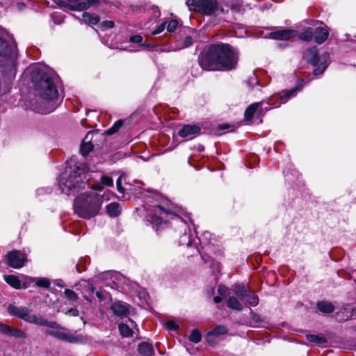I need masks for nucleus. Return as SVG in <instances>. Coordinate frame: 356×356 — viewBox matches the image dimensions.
Returning <instances> with one entry per match:
<instances>
[{
	"label": "nucleus",
	"instance_id": "nucleus-1",
	"mask_svg": "<svg viewBox=\"0 0 356 356\" xmlns=\"http://www.w3.org/2000/svg\"><path fill=\"white\" fill-rule=\"evenodd\" d=\"M29 71L35 89L44 100V107L38 108V112L44 114L52 112L61 102L57 89L58 77L54 71L40 65L31 66Z\"/></svg>",
	"mask_w": 356,
	"mask_h": 356
},
{
	"label": "nucleus",
	"instance_id": "nucleus-2",
	"mask_svg": "<svg viewBox=\"0 0 356 356\" xmlns=\"http://www.w3.org/2000/svg\"><path fill=\"white\" fill-rule=\"evenodd\" d=\"M238 52L230 45H212L206 53L202 54L199 63L206 70H230L238 62Z\"/></svg>",
	"mask_w": 356,
	"mask_h": 356
},
{
	"label": "nucleus",
	"instance_id": "nucleus-3",
	"mask_svg": "<svg viewBox=\"0 0 356 356\" xmlns=\"http://www.w3.org/2000/svg\"><path fill=\"white\" fill-rule=\"evenodd\" d=\"M88 168L84 163H79L72 168H67L58 178V186L61 193L67 195L74 194L85 186L88 181Z\"/></svg>",
	"mask_w": 356,
	"mask_h": 356
},
{
	"label": "nucleus",
	"instance_id": "nucleus-4",
	"mask_svg": "<svg viewBox=\"0 0 356 356\" xmlns=\"http://www.w3.org/2000/svg\"><path fill=\"white\" fill-rule=\"evenodd\" d=\"M102 203V195L94 191L81 193L74 200V211L80 218L90 219L99 213Z\"/></svg>",
	"mask_w": 356,
	"mask_h": 356
},
{
	"label": "nucleus",
	"instance_id": "nucleus-5",
	"mask_svg": "<svg viewBox=\"0 0 356 356\" xmlns=\"http://www.w3.org/2000/svg\"><path fill=\"white\" fill-rule=\"evenodd\" d=\"M300 90L298 86L284 92V93L280 97V102H274L276 96H273L267 100H262L261 102H254L250 104L245 111L244 118L247 121H250L254 115L257 116H263L266 111L270 109V106L275 108L279 107L282 104L286 103L288 99L296 96L298 91Z\"/></svg>",
	"mask_w": 356,
	"mask_h": 356
},
{
	"label": "nucleus",
	"instance_id": "nucleus-6",
	"mask_svg": "<svg viewBox=\"0 0 356 356\" xmlns=\"http://www.w3.org/2000/svg\"><path fill=\"white\" fill-rule=\"evenodd\" d=\"M0 56L3 58L10 65H14L17 58V44L13 35L1 27H0Z\"/></svg>",
	"mask_w": 356,
	"mask_h": 356
},
{
	"label": "nucleus",
	"instance_id": "nucleus-7",
	"mask_svg": "<svg viewBox=\"0 0 356 356\" xmlns=\"http://www.w3.org/2000/svg\"><path fill=\"white\" fill-rule=\"evenodd\" d=\"M186 3L189 10L207 15H217L223 12L216 0H186Z\"/></svg>",
	"mask_w": 356,
	"mask_h": 356
},
{
	"label": "nucleus",
	"instance_id": "nucleus-8",
	"mask_svg": "<svg viewBox=\"0 0 356 356\" xmlns=\"http://www.w3.org/2000/svg\"><path fill=\"white\" fill-rule=\"evenodd\" d=\"M304 57L315 67L313 72L314 76H319L323 74L327 67V61L329 58V54L327 52L318 55L317 49L314 47L307 50L304 54Z\"/></svg>",
	"mask_w": 356,
	"mask_h": 356
},
{
	"label": "nucleus",
	"instance_id": "nucleus-9",
	"mask_svg": "<svg viewBox=\"0 0 356 356\" xmlns=\"http://www.w3.org/2000/svg\"><path fill=\"white\" fill-rule=\"evenodd\" d=\"M147 220L153 225L157 227L156 230L159 227H161L165 224L168 220L167 218L168 216H171L170 218H175L176 221L180 220V218L174 214L169 210L164 209L159 205L154 206L152 209L147 210Z\"/></svg>",
	"mask_w": 356,
	"mask_h": 356
},
{
	"label": "nucleus",
	"instance_id": "nucleus-10",
	"mask_svg": "<svg viewBox=\"0 0 356 356\" xmlns=\"http://www.w3.org/2000/svg\"><path fill=\"white\" fill-rule=\"evenodd\" d=\"M38 325L45 326L48 328L47 333L57 339L65 340L70 343H76L78 341L77 337L73 336L65 332L63 327L59 325L55 321H49L46 318L42 317Z\"/></svg>",
	"mask_w": 356,
	"mask_h": 356
},
{
	"label": "nucleus",
	"instance_id": "nucleus-11",
	"mask_svg": "<svg viewBox=\"0 0 356 356\" xmlns=\"http://www.w3.org/2000/svg\"><path fill=\"white\" fill-rule=\"evenodd\" d=\"M8 313L13 316L22 319L24 321L38 325L42 316H37L31 313V310L23 306L10 305L8 307Z\"/></svg>",
	"mask_w": 356,
	"mask_h": 356
},
{
	"label": "nucleus",
	"instance_id": "nucleus-12",
	"mask_svg": "<svg viewBox=\"0 0 356 356\" xmlns=\"http://www.w3.org/2000/svg\"><path fill=\"white\" fill-rule=\"evenodd\" d=\"M8 313L13 316L22 319L24 321L38 325L42 316H37L31 313V310L23 306L10 305L8 307Z\"/></svg>",
	"mask_w": 356,
	"mask_h": 356
},
{
	"label": "nucleus",
	"instance_id": "nucleus-13",
	"mask_svg": "<svg viewBox=\"0 0 356 356\" xmlns=\"http://www.w3.org/2000/svg\"><path fill=\"white\" fill-rule=\"evenodd\" d=\"M99 0H54V3L64 10L82 11L88 9L90 6L97 3Z\"/></svg>",
	"mask_w": 356,
	"mask_h": 356
},
{
	"label": "nucleus",
	"instance_id": "nucleus-14",
	"mask_svg": "<svg viewBox=\"0 0 356 356\" xmlns=\"http://www.w3.org/2000/svg\"><path fill=\"white\" fill-rule=\"evenodd\" d=\"M233 291L245 305L255 307L259 304L258 296L248 290L245 286L236 285Z\"/></svg>",
	"mask_w": 356,
	"mask_h": 356
},
{
	"label": "nucleus",
	"instance_id": "nucleus-15",
	"mask_svg": "<svg viewBox=\"0 0 356 356\" xmlns=\"http://www.w3.org/2000/svg\"><path fill=\"white\" fill-rule=\"evenodd\" d=\"M183 227H184V233L180 236L179 243L181 245L191 247L193 243H196L197 236L193 232L189 222H191L190 218L183 220Z\"/></svg>",
	"mask_w": 356,
	"mask_h": 356
},
{
	"label": "nucleus",
	"instance_id": "nucleus-16",
	"mask_svg": "<svg viewBox=\"0 0 356 356\" xmlns=\"http://www.w3.org/2000/svg\"><path fill=\"white\" fill-rule=\"evenodd\" d=\"M8 264L14 268H19L24 265L26 254L22 251L14 250L8 254Z\"/></svg>",
	"mask_w": 356,
	"mask_h": 356
},
{
	"label": "nucleus",
	"instance_id": "nucleus-17",
	"mask_svg": "<svg viewBox=\"0 0 356 356\" xmlns=\"http://www.w3.org/2000/svg\"><path fill=\"white\" fill-rule=\"evenodd\" d=\"M212 235L210 232H206L204 233L202 239L200 241L202 244V248L206 254H211L215 253L216 248V240L211 238Z\"/></svg>",
	"mask_w": 356,
	"mask_h": 356
},
{
	"label": "nucleus",
	"instance_id": "nucleus-18",
	"mask_svg": "<svg viewBox=\"0 0 356 356\" xmlns=\"http://www.w3.org/2000/svg\"><path fill=\"white\" fill-rule=\"evenodd\" d=\"M228 332V330L224 325H218L213 330L208 332L207 334V341L209 344L211 346L215 345L218 339L224 334H226Z\"/></svg>",
	"mask_w": 356,
	"mask_h": 356
},
{
	"label": "nucleus",
	"instance_id": "nucleus-19",
	"mask_svg": "<svg viewBox=\"0 0 356 356\" xmlns=\"http://www.w3.org/2000/svg\"><path fill=\"white\" fill-rule=\"evenodd\" d=\"M298 35V32L291 29H280L269 34V38L274 40H287Z\"/></svg>",
	"mask_w": 356,
	"mask_h": 356
},
{
	"label": "nucleus",
	"instance_id": "nucleus-20",
	"mask_svg": "<svg viewBox=\"0 0 356 356\" xmlns=\"http://www.w3.org/2000/svg\"><path fill=\"white\" fill-rule=\"evenodd\" d=\"M131 307L122 302H115L111 306V309L115 315L124 317L131 313Z\"/></svg>",
	"mask_w": 356,
	"mask_h": 356
},
{
	"label": "nucleus",
	"instance_id": "nucleus-21",
	"mask_svg": "<svg viewBox=\"0 0 356 356\" xmlns=\"http://www.w3.org/2000/svg\"><path fill=\"white\" fill-rule=\"evenodd\" d=\"M200 131V127L197 125H184L178 132V135L182 138L193 137Z\"/></svg>",
	"mask_w": 356,
	"mask_h": 356
},
{
	"label": "nucleus",
	"instance_id": "nucleus-22",
	"mask_svg": "<svg viewBox=\"0 0 356 356\" xmlns=\"http://www.w3.org/2000/svg\"><path fill=\"white\" fill-rule=\"evenodd\" d=\"M136 323L131 319H128L126 323H120L118 325L119 331L122 337H129L133 334L132 328L136 326Z\"/></svg>",
	"mask_w": 356,
	"mask_h": 356
},
{
	"label": "nucleus",
	"instance_id": "nucleus-23",
	"mask_svg": "<svg viewBox=\"0 0 356 356\" xmlns=\"http://www.w3.org/2000/svg\"><path fill=\"white\" fill-rule=\"evenodd\" d=\"M227 299V306L229 309L241 312L243 309V302L234 293Z\"/></svg>",
	"mask_w": 356,
	"mask_h": 356
},
{
	"label": "nucleus",
	"instance_id": "nucleus-24",
	"mask_svg": "<svg viewBox=\"0 0 356 356\" xmlns=\"http://www.w3.org/2000/svg\"><path fill=\"white\" fill-rule=\"evenodd\" d=\"M4 280L16 289H26L27 287L25 284L22 283L19 279L14 275H5Z\"/></svg>",
	"mask_w": 356,
	"mask_h": 356
},
{
	"label": "nucleus",
	"instance_id": "nucleus-25",
	"mask_svg": "<svg viewBox=\"0 0 356 356\" xmlns=\"http://www.w3.org/2000/svg\"><path fill=\"white\" fill-rule=\"evenodd\" d=\"M329 35L328 31L323 27H317L314 31V38L315 41L321 44L326 40Z\"/></svg>",
	"mask_w": 356,
	"mask_h": 356
},
{
	"label": "nucleus",
	"instance_id": "nucleus-26",
	"mask_svg": "<svg viewBox=\"0 0 356 356\" xmlns=\"http://www.w3.org/2000/svg\"><path fill=\"white\" fill-rule=\"evenodd\" d=\"M106 213L111 217H116L121 212L120 204L118 202H111L106 206Z\"/></svg>",
	"mask_w": 356,
	"mask_h": 356
},
{
	"label": "nucleus",
	"instance_id": "nucleus-27",
	"mask_svg": "<svg viewBox=\"0 0 356 356\" xmlns=\"http://www.w3.org/2000/svg\"><path fill=\"white\" fill-rule=\"evenodd\" d=\"M138 350L142 356H152L154 354L152 346L145 342L138 345Z\"/></svg>",
	"mask_w": 356,
	"mask_h": 356
},
{
	"label": "nucleus",
	"instance_id": "nucleus-28",
	"mask_svg": "<svg viewBox=\"0 0 356 356\" xmlns=\"http://www.w3.org/2000/svg\"><path fill=\"white\" fill-rule=\"evenodd\" d=\"M83 22L89 25H95L99 22V17L96 15H91L89 13H83L82 15Z\"/></svg>",
	"mask_w": 356,
	"mask_h": 356
},
{
	"label": "nucleus",
	"instance_id": "nucleus-29",
	"mask_svg": "<svg viewBox=\"0 0 356 356\" xmlns=\"http://www.w3.org/2000/svg\"><path fill=\"white\" fill-rule=\"evenodd\" d=\"M317 308L322 313L330 314L334 312V307L331 302L323 301L320 302L317 305Z\"/></svg>",
	"mask_w": 356,
	"mask_h": 356
},
{
	"label": "nucleus",
	"instance_id": "nucleus-30",
	"mask_svg": "<svg viewBox=\"0 0 356 356\" xmlns=\"http://www.w3.org/2000/svg\"><path fill=\"white\" fill-rule=\"evenodd\" d=\"M314 37V31L312 28L305 29L299 35V38L303 41H310Z\"/></svg>",
	"mask_w": 356,
	"mask_h": 356
},
{
	"label": "nucleus",
	"instance_id": "nucleus-31",
	"mask_svg": "<svg viewBox=\"0 0 356 356\" xmlns=\"http://www.w3.org/2000/svg\"><path fill=\"white\" fill-rule=\"evenodd\" d=\"M307 339L310 342L317 344H321L327 342V340L325 337L316 334H308L307 335Z\"/></svg>",
	"mask_w": 356,
	"mask_h": 356
},
{
	"label": "nucleus",
	"instance_id": "nucleus-32",
	"mask_svg": "<svg viewBox=\"0 0 356 356\" xmlns=\"http://www.w3.org/2000/svg\"><path fill=\"white\" fill-rule=\"evenodd\" d=\"M193 43V39L191 36L186 37L184 40L178 41L176 45L177 49H181L191 46Z\"/></svg>",
	"mask_w": 356,
	"mask_h": 356
},
{
	"label": "nucleus",
	"instance_id": "nucleus-33",
	"mask_svg": "<svg viewBox=\"0 0 356 356\" xmlns=\"http://www.w3.org/2000/svg\"><path fill=\"white\" fill-rule=\"evenodd\" d=\"M188 339L195 343H199L202 339V334L199 330L195 329L193 330L189 337Z\"/></svg>",
	"mask_w": 356,
	"mask_h": 356
},
{
	"label": "nucleus",
	"instance_id": "nucleus-34",
	"mask_svg": "<svg viewBox=\"0 0 356 356\" xmlns=\"http://www.w3.org/2000/svg\"><path fill=\"white\" fill-rule=\"evenodd\" d=\"M123 121L120 120L114 123V124L106 131V135H112L116 133L120 128L122 126Z\"/></svg>",
	"mask_w": 356,
	"mask_h": 356
},
{
	"label": "nucleus",
	"instance_id": "nucleus-35",
	"mask_svg": "<svg viewBox=\"0 0 356 356\" xmlns=\"http://www.w3.org/2000/svg\"><path fill=\"white\" fill-rule=\"evenodd\" d=\"M92 149V145L90 142L82 143L80 151L82 155L86 156Z\"/></svg>",
	"mask_w": 356,
	"mask_h": 356
},
{
	"label": "nucleus",
	"instance_id": "nucleus-36",
	"mask_svg": "<svg viewBox=\"0 0 356 356\" xmlns=\"http://www.w3.org/2000/svg\"><path fill=\"white\" fill-rule=\"evenodd\" d=\"M35 284L39 287L47 289L50 286V282L47 278H38L35 281Z\"/></svg>",
	"mask_w": 356,
	"mask_h": 356
},
{
	"label": "nucleus",
	"instance_id": "nucleus-37",
	"mask_svg": "<svg viewBox=\"0 0 356 356\" xmlns=\"http://www.w3.org/2000/svg\"><path fill=\"white\" fill-rule=\"evenodd\" d=\"M10 336L15 337L16 338H26V334L20 329H16L11 327Z\"/></svg>",
	"mask_w": 356,
	"mask_h": 356
},
{
	"label": "nucleus",
	"instance_id": "nucleus-38",
	"mask_svg": "<svg viewBox=\"0 0 356 356\" xmlns=\"http://www.w3.org/2000/svg\"><path fill=\"white\" fill-rule=\"evenodd\" d=\"M65 297L72 301H76L78 299V295L72 290L66 289L64 291Z\"/></svg>",
	"mask_w": 356,
	"mask_h": 356
},
{
	"label": "nucleus",
	"instance_id": "nucleus-39",
	"mask_svg": "<svg viewBox=\"0 0 356 356\" xmlns=\"http://www.w3.org/2000/svg\"><path fill=\"white\" fill-rule=\"evenodd\" d=\"M166 22V29L168 31L173 32L177 29L178 25V22L177 20L172 19Z\"/></svg>",
	"mask_w": 356,
	"mask_h": 356
},
{
	"label": "nucleus",
	"instance_id": "nucleus-40",
	"mask_svg": "<svg viewBox=\"0 0 356 356\" xmlns=\"http://www.w3.org/2000/svg\"><path fill=\"white\" fill-rule=\"evenodd\" d=\"M165 327L169 330H177L179 325L172 320L168 321L165 323Z\"/></svg>",
	"mask_w": 356,
	"mask_h": 356
},
{
	"label": "nucleus",
	"instance_id": "nucleus-41",
	"mask_svg": "<svg viewBox=\"0 0 356 356\" xmlns=\"http://www.w3.org/2000/svg\"><path fill=\"white\" fill-rule=\"evenodd\" d=\"M129 41L131 42L138 43V44H140L141 46H144V44L142 43L143 37L140 35H135L131 36L129 38Z\"/></svg>",
	"mask_w": 356,
	"mask_h": 356
},
{
	"label": "nucleus",
	"instance_id": "nucleus-42",
	"mask_svg": "<svg viewBox=\"0 0 356 356\" xmlns=\"http://www.w3.org/2000/svg\"><path fill=\"white\" fill-rule=\"evenodd\" d=\"M11 327L7 325L0 323V332L10 336Z\"/></svg>",
	"mask_w": 356,
	"mask_h": 356
},
{
	"label": "nucleus",
	"instance_id": "nucleus-43",
	"mask_svg": "<svg viewBox=\"0 0 356 356\" xmlns=\"http://www.w3.org/2000/svg\"><path fill=\"white\" fill-rule=\"evenodd\" d=\"M101 182L102 184H104L105 186H113V179L109 177H102L101 178Z\"/></svg>",
	"mask_w": 356,
	"mask_h": 356
},
{
	"label": "nucleus",
	"instance_id": "nucleus-44",
	"mask_svg": "<svg viewBox=\"0 0 356 356\" xmlns=\"http://www.w3.org/2000/svg\"><path fill=\"white\" fill-rule=\"evenodd\" d=\"M81 286H85L86 288L88 289V290L91 292V293H93L94 291H95V287L93 286V285L92 284H90V282H86V281H83L82 283H81Z\"/></svg>",
	"mask_w": 356,
	"mask_h": 356
},
{
	"label": "nucleus",
	"instance_id": "nucleus-45",
	"mask_svg": "<svg viewBox=\"0 0 356 356\" xmlns=\"http://www.w3.org/2000/svg\"><path fill=\"white\" fill-rule=\"evenodd\" d=\"M166 24H167V22H163V23H162V24H161L158 27V29H157L156 30H155L154 31H153V34H154V35H156V34H159V33H161V32L165 29V26H166Z\"/></svg>",
	"mask_w": 356,
	"mask_h": 356
},
{
	"label": "nucleus",
	"instance_id": "nucleus-46",
	"mask_svg": "<svg viewBox=\"0 0 356 356\" xmlns=\"http://www.w3.org/2000/svg\"><path fill=\"white\" fill-rule=\"evenodd\" d=\"M102 25L106 29H111L114 26V22L113 21H104Z\"/></svg>",
	"mask_w": 356,
	"mask_h": 356
},
{
	"label": "nucleus",
	"instance_id": "nucleus-47",
	"mask_svg": "<svg viewBox=\"0 0 356 356\" xmlns=\"http://www.w3.org/2000/svg\"><path fill=\"white\" fill-rule=\"evenodd\" d=\"M121 179H122V176H120L117 181H116V185H117V189L118 191L120 193H124V189H123V187L122 186V184H121Z\"/></svg>",
	"mask_w": 356,
	"mask_h": 356
},
{
	"label": "nucleus",
	"instance_id": "nucleus-48",
	"mask_svg": "<svg viewBox=\"0 0 356 356\" xmlns=\"http://www.w3.org/2000/svg\"><path fill=\"white\" fill-rule=\"evenodd\" d=\"M66 314L73 316H77L79 315V311L76 308H72L66 312Z\"/></svg>",
	"mask_w": 356,
	"mask_h": 356
},
{
	"label": "nucleus",
	"instance_id": "nucleus-49",
	"mask_svg": "<svg viewBox=\"0 0 356 356\" xmlns=\"http://www.w3.org/2000/svg\"><path fill=\"white\" fill-rule=\"evenodd\" d=\"M227 291V288L223 285H220L218 289V292L222 295L224 296L226 294Z\"/></svg>",
	"mask_w": 356,
	"mask_h": 356
},
{
	"label": "nucleus",
	"instance_id": "nucleus-50",
	"mask_svg": "<svg viewBox=\"0 0 356 356\" xmlns=\"http://www.w3.org/2000/svg\"><path fill=\"white\" fill-rule=\"evenodd\" d=\"M50 189L49 188H40L36 191V194L38 195H42L43 193H50Z\"/></svg>",
	"mask_w": 356,
	"mask_h": 356
},
{
	"label": "nucleus",
	"instance_id": "nucleus-51",
	"mask_svg": "<svg viewBox=\"0 0 356 356\" xmlns=\"http://www.w3.org/2000/svg\"><path fill=\"white\" fill-rule=\"evenodd\" d=\"M92 188L94 191H102L103 189V187L101 184H95L92 186Z\"/></svg>",
	"mask_w": 356,
	"mask_h": 356
},
{
	"label": "nucleus",
	"instance_id": "nucleus-52",
	"mask_svg": "<svg viewBox=\"0 0 356 356\" xmlns=\"http://www.w3.org/2000/svg\"><path fill=\"white\" fill-rule=\"evenodd\" d=\"M229 127V124H221V125H219L218 129L219 130H225V129H228Z\"/></svg>",
	"mask_w": 356,
	"mask_h": 356
},
{
	"label": "nucleus",
	"instance_id": "nucleus-53",
	"mask_svg": "<svg viewBox=\"0 0 356 356\" xmlns=\"http://www.w3.org/2000/svg\"><path fill=\"white\" fill-rule=\"evenodd\" d=\"M213 300L216 303H219L222 301V298L219 296H216L214 297Z\"/></svg>",
	"mask_w": 356,
	"mask_h": 356
},
{
	"label": "nucleus",
	"instance_id": "nucleus-54",
	"mask_svg": "<svg viewBox=\"0 0 356 356\" xmlns=\"http://www.w3.org/2000/svg\"><path fill=\"white\" fill-rule=\"evenodd\" d=\"M96 295H97V296L99 298H100V299H102V296H101V293H100L99 292H97V293H96Z\"/></svg>",
	"mask_w": 356,
	"mask_h": 356
},
{
	"label": "nucleus",
	"instance_id": "nucleus-55",
	"mask_svg": "<svg viewBox=\"0 0 356 356\" xmlns=\"http://www.w3.org/2000/svg\"><path fill=\"white\" fill-rule=\"evenodd\" d=\"M83 297H84V298H85L86 300H89V298H88L87 296H86L85 295L83 296Z\"/></svg>",
	"mask_w": 356,
	"mask_h": 356
},
{
	"label": "nucleus",
	"instance_id": "nucleus-56",
	"mask_svg": "<svg viewBox=\"0 0 356 356\" xmlns=\"http://www.w3.org/2000/svg\"><path fill=\"white\" fill-rule=\"evenodd\" d=\"M76 268L78 271L81 272V270L79 269V265H77Z\"/></svg>",
	"mask_w": 356,
	"mask_h": 356
},
{
	"label": "nucleus",
	"instance_id": "nucleus-57",
	"mask_svg": "<svg viewBox=\"0 0 356 356\" xmlns=\"http://www.w3.org/2000/svg\"><path fill=\"white\" fill-rule=\"evenodd\" d=\"M348 317L347 318H341V320H347Z\"/></svg>",
	"mask_w": 356,
	"mask_h": 356
},
{
	"label": "nucleus",
	"instance_id": "nucleus-58",
	"mask_svg": "<svg viewBox=\"0 0 356 356\" xmlns=\"http://www.w3.org/2000/svg\"><path fill=\"white\" fill-rule=\"evenodd\" d=\"M197 252H198L201 253L200 250H198V249L197 250Z\"/></svg>",
	"mask_w": 356,
	"mask_h": 356
}]
</instances>
